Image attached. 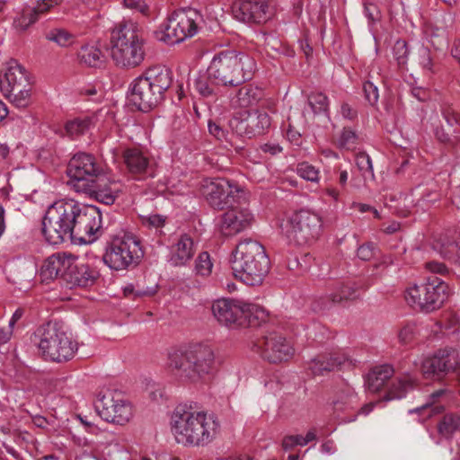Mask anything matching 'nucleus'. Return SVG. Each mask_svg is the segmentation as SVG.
Wrapping results in <instances>:
<instances>
[{
  "mask_svg": "<svg viewBox=\"0 0 460 460\" xmlns=\"http://www.w3.org/2000/svg\"><path fill=\"white\" fill-rule=\"evenodd\" d=\"M411 388H412V383L408 378L394 380L388 388L385 399L386 401L400 399L405 396L407 391Z\"/></svg>",
  "mask_w": 460,
  "mask_h": 460,
  "instance_id": "ea45409f",
  "label": "nucleus"
},
{
  "mask_svg": "<svg viewBox=\"0 0 460 460\" xmlns=\"http://www.w3.org/2000/svg\"><path fill=\"white\" fill-rule=\"evenodd\" d=\"M217 85L214 77L209 75L208 69L204 74H199L193 80V89L202 97H214L217 94Z\"/></svg>",
  "mask_w": 460,
  "mask_h": 460,
  "instance_id": "72a5a7b5",
  "label": "nucleus"
},
{
  "mask_svg": "<svg viewBox=\"0 0 460 460\" xmlns=\"http://www.w3.org/2000/svg\"><path fill=\"white\" fill-rule=\"evenodd\" d=\"M100 276L96 268L84 263H77L71 256L65 281L73 286L89 287L93 286Z\"/></svg>",
  "mask_w": 460,
  "mask_h": 460,
  "instance_id": "a878e982",
  "label": "nucleus"
},
{
  "mask_svg": "<svg viewBox=\"0 0 460 460\" xmlns=\"http://www.w3.org/2000/svg\"><path fill=\"white\" fill-rule=\"evenodd\" d=\"M192 14L194 13L184 10L173 12L161 31L157 32V38L167 44L174 45L192 37L198 29Z\"/></svg>",
  "mask_w": 460,
  "mask_h": 460,
  "instance_id": "2eb2a0df",
  "label": "nucleus"
},
{
  "mask_svg": "<svg viewBox=\"0 0 460 460\" xmlns=\"http://www.w3.org/2000/svg\"><path fill=\"white\" fill-rule=\"evenodd\" d=\"M243 325L249 327L260 326L268 319V313L261 306L243 302Z\"/></svg>",
  "mask_w": 460,
  "mask_h": 460,
  "instance_id": "473e14b6",
  "label": "nucleus"
},
{
  "mask_svg": "<svg viewBox=\"0 0 460 460\" xmlns=\"http://www.w3.org/2000/svg\"><path fill=\"white\" fill-rule=\"evenodd\" d=\"M252 349L271 364L286 362L294 355V349L289 341L277 332H268L258 339L253 342Z\"/></svg>",
  "mask_w": 460,
  "mask_h": 460,
  "instance_id": "dca6fc26",
  "label": "nucleus"
},
{
  "mask_svg": "<svg viewBox=\"0 0 460 460\" xmlns=\"http://www.w3.org/2000/svg\"><path fill=\"white\" fill-rule=\"evenodd\" d=\"M374 250L373 243H364L358 247L357 255L362 261H369L374 256Z\"/></svg>",
  "mask_w": 460,
  "mask_h": 460,
  "instance_id": "052dcab7",
  "label": "nucleus"
},
{
  "mask_svg": "<svg viewBox=\"0 0 460 460\" xmlns=\"http://www.w3.org/2000/svg\"><path fill=\"white\" fill-rule=\"evenodd\" d=\"M70 257L65 254H53L48 257L40 269V278L42 282H49L57 278L65 280L67 269H69Z\"/></svg>",
  "mask_w": 460,
  "mask_h": 460,
  "instance_id": "bb28decb",
  "label": "nucleus"
},
{
  "mask_svg": "<svg viewBox=\"0 0 460 460\" xmlns=\"http://www.w3.org/2000/svg\"><path fill=\"white\" fill-rule=\"evenodd\" d=\"M143 33L132 22H119L111 32V56L118 66L136 67L145 58Z\"/></svg>",
  "mask_w": 460,
  "mask_h": 460,
  "instance_id": "0eeeda50",
  "label": "nucleus"
},
{
  "mask_svg": "<svg viewBox=\"0 0 460 460\" xmlns=\"http://www.w3.org/2000/svg\"><path fill=\"white\" fill-rule=\"evenodd\" d=\"M96 408L104 420L119 425L126 424L133 416L130 403L116 391L103 394Z\"/></svg>",
  "mask_w": 460,
  "mask_h": 460,
  "instance_id": "a211bd4d",
  "label": "nucleus"
},
{
  "mask_svg": "<svg viewBox=\"0 0 460 460\" xmlns=\"http://www.w3.org/2000/svg\"><path fill=\"white\" fill-rule=\"evenodd\" d=\"M427 270H429L432 273H438L444 275L447 273L448 270L447 266L442 262H438L435 261H428L425 264Z\"/></svg>",
  "mask_w": 460,
  "mask_h": 460,
  "instance_id": "0e129e2a",
  "label": "nucleus"
},
{
  "mask_svg": "<svg viewBox=\"0 0 460 460\" xmlns=\"http://www.w3.org/2000/svg\"><path fill=\"white\" fill-rule=\"evenodd\" d=\"M45 38L62 48H67L75 41V36L63 28H52L47 31Z\"/></svg>",
  "mask_w": 460,
  "mask_h": 460,
  "instance_id": "e433bc0d",
  "label": "nucleus"
},
{
  "mask_svg": "<svg viewBox=\"0 0 460 460\" xmlns=\"http://www.w3.org/2000/svg\"><path fill=\"white\" fill-rule=\"evenodd\" d=\"M231 130L240 137L252 138L268 132L271 126V118L264 111H240L228 122Z\"/></svg>",
  "mask_w": 460,
  "mask_h": 460,
  "instance_id": "4468645a",
  "label": "nucleus"
},
{
  "mask_svg": "<svg viewBox=\"0 0 460 460\" xmlns=\"http://www.w3.org/2000/svg\"><path fill=\"white\" fill-rule=\"evenodd\" d=\"M280 227L289 243L305 246L319 239L323 233V221L317 214L301 209L288 217Z\"/></svg>",
  "mask_w": 460,
  "mask_h": 460,
  "instance_id": "1a4fd4ad",
  "label": "nucleus"
},
{
  "mask_svg": "<svg viewBox=\"0 0 460 460\" xmlns=\"http://www.w3.org/2000/svg\"><path fill=\"white\" fill-rule=\"evenodd\" d=\"M341 115L343 118L352 120L357 118L358 112L349 103L341 105Z\"/></svg>",
  "mask_w": 460,
  "mask_h": 460,
  "instance_id": "774afa93",
  "label": "nucleus"
},
{
  "mask_svg": "<svg viewBox=\"0 0 460 460\" xmlns=\"http://www.w3.org/2000/svg\"><path fill=\"white\" fill-rule=\"evenodd\" d=\"M308 103L314 114H327L329 111V100L323 93H311L308 96Z\"/></svg>",
  "mask_w": 460,
  "mask_h": 460,
  "instance_id": "37998d69",
  "label": "nucleus"
},
{
  "mask_svg": "<svg viewBox=\"0 0 460 460\" xmlns=\"http://www.w3.org/2000/svg\"><path fill=\"white\" fill-rule=\"evenodd\" d=\"M347 360V356L340 352L321 354L310 361L308 368L314 376H323L339 369Z\"/></svg>",
  "mask_w": 460,
  "mask_h": 460,
  "instance_id": "c85d7f7f",
  "label": "nucleus"
},
{
  "mask_svg": "<svg viewBox=\"0 0 460 460\" xmlns=\"http://www.w3.org/2000/svg\"><path fill=\"white\" fill-rule=\"evenodd\" d=\"M66 172L70 178L68 183L79 192L102 172V168L93 155L78 153L70 159Z\"/></svg>",
  "mask_w": 460,
  "mask_h": 460,
  "instance_id": "ddd939ff",
  "label": "nucleus"
},
{
  "mask_svg": "<svg viewBox=\"0 0 460 460\" xmlns=\"http://www.w3.org/2000/svg\"><path fill=\"white\" fill-rule=\"evenodd\" d=\"M37 21L36 14L32 13L31 7H24L21 13L13 20V27L15 30L23 32Z\"/></svg>",
  "mask_w": 460,
  "mask_h": 460,
  "instance_id": "a19ab883",
  "label": "nucleus"
},
{
  "mask_svg": "<svg viewBox=\"0 0 460 460\" xmlns=\"http://www.w3.org/2000/svg\"><path fill=\"white\" fill-rule=\"evenodd\" d=\"M123 4L126 8L138 12L143 15H147L149 11V7L144 0H123Z\"/></svg>",
  "mask_w": 460,
  "mask_h": 460,
  "instance_id": "4d7b16f0",
  "label": "nucleus"
},
{
  "mask_svg": "<svg viewBox=\"0 0 460 460\" xmlns=\"http://www.w3.org/2000/svg\"><path fill=\"white\" fill-rule=\"evenodd\" d=\"M265 248L254 240L241 242L234 253L232 270L235 278L248 286H259L270 270Z\"/></svg>",
  "mask_w": 460,
  "mask_h": 460,
  "instance_id": "20e7f679",
  "label": "nucleus"
},
{
  "mask_svg": "<svg viewBox=\"0 0 460 460\" xmlns=\"http://www.w3.org/2000/svg\"><path fill=\"white\" fill-rule=\"evenodd\" d=\"M125 296H134V297L152 296L156 293V288H140L133 284L126 286L123 289Z\"/></svg>",
  "mask_w": 460,
  "mask_h": 460,
  "instance_id": "3c124183",
  "label": "nucleus"
},
{
  "mask_svg": "<svg viewBox=\"0 0 460 460\" xmlns=\"http://www.w3.org/2000/svg\"><path fill=\"white\" fill-rule=\"evenodd\" d=\"M354 395L350 391H348L345 397L338 398L333 402V407L336 411H343L351 407V402Z\"/></svg>",
  "mask_w": 460,
  "mask_h": 460,
  "instance_id": "13d9d810",
  "label": "nucleus"
},
{
  "mask_svg": "<svg viewBox=\"0 0 460 460\" xmlns=\"http://www.w3.org/2000/svg\"><path fill=\"white\" fill-rule=\"evenodd\" d=\"M172 433L178 444L185 447H206L218 435L220 423L217 418L190 406L179 405L171 418Z\"/></svg>",
  "mask_w": 460,
  "mask_h": 460,
  "instance_id": "f257e3e1",
  "label": "nucleus"
},
{
  "mask_svg": "<svg viewBox=\"0 0 460 460\" xmlns=\"http://www.w3.org/2000/svg\"><path fill=\"white\" fill-rule=\"evenodd\" d=\"M124 164L128 172L133 175H142L146 172L149 159L137 148H128L122 153Z\"/></svg>",
  "mask_w": 460,
  "mask_h": 460,
  "instance_id": "c756f323",
  "label": "nucleus"
},
{
  "mask_svg": "<svg viewBox=\"0 0 460 460\" xmlns=\"http://www.w3.org/2000/svg\"><path fill=\"white\" fill-rule=\"evenodd\" d=\"M296 171L297 174L306 181L317 182L319 180L318 169L307 162L298 164Z\"/></svg>",
  "mask_w": 460,
  "mask_h": 460,
  "instance_id": "8fccbe9b",
  "label": "nucleus"
},
{
  "mask_svg": "<svg viewBox=\"0 0 460 460\" xmlns=\"http://www.w3.org/2000/svg\"><path fill=\"white\" fill-rule=\"evenodd\" d=\"M196 252L193 239L187 234H181L172 245L169 262L174 267L185 266Z\"/></svg>",
  "mask_w": 460,
  "mask_h": 460,
  "instance_id": "cd10ccee",
  "label": "nucleus"
},
{
  "mask_svg": "<svg viewBox=\"0 0 460 460\" xmlns=\"http://www.w3.org/2000/svg\"><path fill=\"white\" fill-rule=\"evenodd\" d=\"M213 263L207 252L199 254L196 260L195 270L198 275L207 277L211 273Z\"/></svg>",
  "mask_w": 460,
  "mask_h": 460,
  "instance_id": "09e8293b",
  "label": "nucleus"
},
{
  "mask_svg": "<svg viewBox=\"0 0 460 460\" xmlns=\"http://www.w3.org/2000/svg\"><path fill=\"white\" fill-rule=\"evenodd\" d=\"M144 257L140 240L130 234L114 236L107 244L103 262L111 270H123L136 267Z\"/></svg>",
  "mask_w": 460,
  "mask_h": 460,
  "instance_id": "9d476101",
  "label": "nucleus"
},
{
  "mask_svg": "<svg viewBox=\"0 0 460 460\" xmlns=\"http://www.w3.org/2000/svg\"><path fill=\"white\" fill-rule=\"evenodd\" d=\"M33 342L43 359L56 363L71 360L78 349L65 323L58 321L40 325L33 333Z\"/></svg>",
  "mask_w": 460,
  "mask_h": 460,
  "instance_id": "7ed1b4c3",
  "label": "nucleus"
},
{
  "mask_svg": "<svg viewBox=\"0 0 460 460\" xmlns=\"http://www.w3.org/2000/svg\"><path fill=\"white\" fill-rule=\"evenodd\" d=\"M363 92L365 94L366 101L370 105L376 104L378 98H379V93H378V88L376 84H374L370 81H366L363 84Z\"/></svg>",
  "mask_w": 460,
  "mask_h": 460,
  "instance_id": "603ef678",
  "label": "nucleus"
},
{
  "mask_svg": "<svg viewBox=\"0 0 460 460\" xmlns=\"http://www.w3.org/2000/svg\"><path fill=\"white\" fill-rule=\"evenodd\" d=\"M441 112L448 125L453 126L454 124L460 123V115L451 106H443Z\"/></svg>",
  "mask_w": 460,
  "mask_h": 460,
  "instance_id": "bf43d9fd",
  "label": "nucleus"
},
{
  "mask_svg": "<svg viewBox=\"0 0 460 460\" xmlns=\"http://www.w3.org/2000/svg\"><path fill=\"white\" fill-rule=\"evenodd\" d=\"M282 446L285 449H290L295 446H304V437L302 435H291L283 438Z\"/></svg>",
  "mask_w": 460,
  "mask_h": 460,
  "instance_id": "680f3d73",
  "label": "nucleus"
},
{
  "mask_svg": "<svg viewBox=\"0 0 460 460\" xmlns=\"http://www.w3.org/2000/svg\"><path fill=\"white\" fill-rule=\"evenodd\" d=\"M448 290L444 280L432 277L425 284L409 287L404 292V298L412 308L429 313L441 307L448 297Z\"/></svg>",
  "mask_w": 460,
  "mask_h": 460,
  "instance_id": "9b49d317",
  "label": "nucleus"
},
{
  "mask_svg": "<svg viewBox=\"0 0 460 460\" xmlns=\"http://www.w3.org/2000/svg\"><path fill=\"white\" fill-rule=\"evenodd\" d=\"M171 71L161 66L146 69L130 84V101L139 111H148L164 98L172 84Z\"/></svg>",
  "mask_w": 460,
  "mask_h": 460,
  "instance_id": "423d86ee",
  "label": "nucleus"
},
{
  "mask_svg": "<svg viewBox=\"0 0 460 460\" xmlns=\"http://www.w3.org/2000/svg\"><path fill=\"white\" fill-rule=\"evenodd\" d=\"M459 365L457 355L454 350H439L431 358H426L421 366L423 375L427 378H441Z\"/></svg>",
  "mask_w": 460,
  "mask_h": 460,
  "instance_id": "412c9836",
  "label": "nucleus"
},
{
  "mask_svg": "<svg viewBox=\"0 0 460 460\" xmlns=\"http://www.w3.org/2000/svg\"><path fill=\"white\" fill-rule=\"evenodd\" d=\"M355 162L359 172L365 179L367 178V175H369L372 180L375 179L372 161L370 156L366 152H360L357 154Z\"/></svg>",
  "mask_w": 460,
  "mask_h": 460,
  "instance_id": "a18cd8bd",
  "label": "nucleus"
},
{
  "mask_svg": "<svg viewBox=\"0 0 460 460\" xmlns=\"http://www.w3.org/2000/svg\"><path fill=\"white\" fill-rule=\"evenodd\" d=\"M431 246L444 259L460 263V237L456 231L447 230L435 234Z\"/></svg>",
  "mask_w": 460,
  "mask_h": 460,
  "instance_id": "393cba45",
  "label": "nucleus"
},
{
  "mask_svg": "<svg viewBox=\"0 0 460 460\" xmlns=\"http://www.w3.org/2000/svg\"><path fill=\"white\" fill-rule=\"evenodd\" d=\"M232 13L240 22L255 23L264 22L272 15L266 0H235Z\"/></svg>",
  "mask_w": 460,
  "mask_h": 460,
  "instance_id": "aec40b11",
  "label": "nucleus"
},
{
  "mask_svg": "<svg viewBox=\"0 0 460 460\" xmlns=\"http://www.w3.org/2000/svg\"><path fill=\"white\" fill-rule=\"evenodd\" d=\"M208 71L215 83L234 87L252 79L256 71V62L245 52L225 50L213 58Z\"/></svg>",
  "mask_w": 460,
  "mask_h": 460,
  "instance_id": "39448f33",
  "label": "nucleus"
},
{
  "mask_svg": "<svg viewBox=\"0 0 460 460\" xmlns=\"http://www.w3.org/2000/svg\"><path fill=\"white\" fill-rule=\"evenodd\" d=\"M208 133L221 143H231L229 133L219 121L209 119L208 121Z\"/></svg>",
  "mask_w": 460,
  "mask_h": 460,
  "instance_id": "49530a36",
  "label": "nucleus"
},
{
  "mask_svg": "<svg viewBox=\"0 0 460 460\" xmlns=\"http://www.w3.org/2000/svg\"><path fill=\"white\" fill-rule=\"evenodd\" d=\"M62 3V0H40L37 2L36 6L31 7L33 13L36 14L37 19L41 14L46 13L52 8L53 6L58 5Z\"/></svg>",
  "mask_w": 460,
  "mask_h": 460,
  "instance_id": "864d4df0",
  "label": "nucleus"
},
{
  "mask_svg": "<svg viewBox=\"0 0 460 460\" xmlns=\"http://www.w3.org/2000/svg\"><path fill=\"white\" fill-rule=\"evenodd\" d=\"M264 96L263 90L252 84H245L236 93V102L240 107L257 104Z\"/></svg>",
  "mask_w": 460,
  "mask_h": 460,
  "instance_id": "2f4dec72",
  "label": "nucleus"
},
{
  "mask_svg": "<svg viewBox=\"0 0 460 460\" xmlns=\"http://www.w3.org/2000/svg\"><path fill=\"white\" fill-rule=\"evenodd\" d=\"M364 9H365L366 16L370 21H375V20L378 19L379 12H378L377 6L375 4L365 2Z\"/></svg>",
  "mask_w": 460,
  "mask_h": 460,
  "instance_id": "69168bd1",
  "label": "nucleus"
},
{
  "mask_svg": "<svg viewBox=\"0 0 460 460\" xmlns=\"http://www.w3.org/2000/svg\"><path fill=\"white\" fill-rule=\"evenodd\" d=\"M80 204L74 199H61L50 205L42 220V234L52 245L62 243L73 234Z\"/></svg>",
  "mask_w": 460,
  "mask_h": 460,
  "instance_id": "6e6552de",
  "label": "nucleus"
},
{
  "mask_svg": "<svg viewBox=\"0 0 460 460\" xmlns=\"http://www.w3.org/2000/svg\"><path fill=\"white\" fill-rule=\"evenodd\" d=\"M460 428V415L457 413H447L438 423V432L445 438H450Z\"/></svg>",
  "mask_w": 460,
  "mask_h": 460,
  "instance_id": "f704fd0d",
  "label": "nucleus"
},
{
  "mask_svg": "<svg viewBox=\"0 0 460 460\" xmlns=\"http://www.w3.org/2000/svg\"><path fill=\"white\" fill-rule=\"evenodd\" d=\"M358 141L359 137L357 131L349 127H344L335 143L341 149L354 150Z\"/></svg>",
  "mask_w": 460,
  "mask_h": 460,
  "instance_id": "58836bf2",
  "label": "nucleus"
},
{
  "mask_svg": "<svg viewBox=\"0 0 460 460\" xmlns=\"http://www.w3.org/2000/svg\"><path fill=\"white\" fill-rule=\"evenodd\" d=\"M71 240L81 243H91L98 238L102 231V214L96 206H82L76 213Z\"/></svg>",
  "mask_w": 460,
  "mask_h": 460,
  "instance_id": "f3484780",
  "label": "nucleus"
},
{
  "mask_svg": "<svg viewBox=\"0 0 460 460\" xmlns=\"http://www.w3.org/2000/svg\"><path fill=\"white\" fill-rule=\"evenodd\" d=\"M252 215L248 209L231 208L222 215L220 232L225 236H233L251 226Z\"/></svg>",
  "mask_w": 460,
  "mask_h": 460,
  "instance_id": "b1692460",
  "label": "nucleus"
},
{
  "mask_svg": "<svg viewBox=\"0 0 460 460\" xmlns=\"http://www.w3.org/2000/svg\"><path fill=\"white\" fill-rule=\"evenodd\" d=\"M91 120L88 118L75 119L65 125L66 132L71 137L84 135L90 128Z\"/></svg>",
  "mask_w": 460,
  "mask_h": 460,
  "instance_id": "79ce46f5",
  "label": "nucleus"
},
{
  "mask_svg": "<svg viewBox=\"0 0 460 460\" xmlns=\"http://www.w3.org/2000/svg\"><path fill=\"white\" fill-rule=\"evenodd\" d=\"M243 302L234 299H217L212 305L215 318L226 326L243 325Z\"/></svg>",
  "mask_w": 460,
  "mask_h": 460,
  "instance_id": "4be33fe9",
  "label": "nucleus"
},
{
  "mask_svg": "<svg viewBox=\"0 0 460 460\" xmlns=\"http://www.w3.org/2000/svg\"><path fill=\"white\" fill-rule=\"evenodd\" d=\"M0 89L4 95L17 108H26L31 103V84L25 68L16 60L6 64L0 77Z\"/></svg>",
  "mask_w": 460,
  "mask_h": 460,
  "instance_id": "f8f14e48",
  "label": "nucleus"
},
{
  "mask_svg": "<svg viewBox=\"0 0 460 460\" xmlns=\"http://www.w3.org/2000/svg\"><path fill=\"white\" fill-rule=\"evenodd\" d=\"M393 51L398 65H404L409 53L406 42L404 40H397L394 46Z\"/></svg>",
  "mask_w": 460,
  "mask_h": 460,
  "instance_id": "5fc2aeb1",
  "label": "nucleus"
},
{
  "mask_svg": "<svg viewBox=\"0 0 460 460\" xmlns=\"http://www.w3.org/2000/svg\"><path fill=\"white\" fill-rule=\"evenodd\" d=\"M446 393L445 389H438L432 394H429V400L422 404L421 406L410 410V413L413 412H423L425 411H429L428 417H431L433 415L441 413L444 411V407L442 405H434L438 398L443 396Z\"/></svg>",
  "mask_w": 460,
  "mask_h": 460,
  "instance_id": "4c0bfd02",
  "label": "nucleus"
},
{
  "mask_svg": "<svg viewBox=\"0 0 460 460\" xmlns=\"http://www.w3.org/2000/svg\"><path fill=\"white\" fill-rule=\"evenodd\" d=\"M436 137L441 142L451 146L453 148H456L460 142V139L457 137H455L453 139L448 137L447 133L444 132L443 129L436 130Z\"/></svg>",
  "mask_w": 460,
  "mask_h": 460,
  "instance_id": "e2e57ef3",
  "label": "nucleus"
},
{
  "mask_svg": "<svg viewBox=\"0 0 460 460\" xmlns=\"http://www.w3.org/2000/svg\"><path fill=\"white\" fill-rule=\"evenodd\" d=\"M416 335V325L414 323L405 324L399 332L398 337L401 343L411 342Z\"/></svg>",
  "mask_w": 460,
  "mask_h": 460,
  "instance_id": "6e6d98bb",
  "label": "nucleus"
},
{
  "mask_svg": "<svg viewBox=\"0 0 460 460\" xmlns=\"http://www.w3.org/2000/svg\"><path fill=\"white\" fill-rule=\"evenodd\" d=\"M394 368L390 365H383L373 368L367 376V385L369 391L378 392L393 376Z\"/></svg>",
  "mask_w": 460,
  "mask_h": 460,
  "instance_id": "7c9ffc66",
  "label": "nucleus"
},
{
  "mask_svg": "<svg viewBox=\"0 0 460 460\" xmlns=\"http://www.w3.org/2000/svg\"><path fill=\"white\" fill-rule=\"evenodd\" d=\"M119 190L118 182L102 172L93 181H91L89 186L83 188L79 192L84 193L105 205H112Z\"/></svg>",
  "mask_w": 460,
  "mask_h": 460,
  "instance_id": "5701e85b",
  "label": "nucleus"
},
{
  "mask_svg": "<svg viewBox=\"0 0 460 460\" xmlns=\"http://www.w3.org/2000/svg\"><path fill=\"white\" fill-rule=\"evenodd\" d=\"M333 296L337 304L341 303L344 300L354 299L357 296V288L353 284L342 283L336 288V290L333 292Z\"/></svg>",
  "mask_w": 460,
  "mask_h": 460,
  "instance_id": "de8ad7c7",
  "label": "nucleus"
},
{
  "mask_svg": "<svg viewBox=\"0 0 460 460\" xmlns=\"http://www.w3.org/2000/svg\"><path fill=\"white\" fill-rule=\"evenodd\" d=\"M336 299L332 294L322 295L316 296L312 302L311 308L313 311L316 313H324L331 309L334 305H336Z\"/></svg>",
  "mask_w": 460,
  "mask_h": 460,
  "instance_id": "c03bdc74",
  "label": "nucleus"
},
{
  "mask_svg": "<svg viewBox=\"0 0 460 460\" xmlns=\"http://www.w3.org/2000/svg\"><path fill=\"white\" fill-rule=\"evenodd\" d=\"M101 50L93 46H83L78 52V58L81 63L91 66L97 67L102 63Z\"/></svg>",
  "mask_w": 460,
  "mask_h": 460,
  "instance_id": "c9c22d12",
  "label": "nucleus"
},
{
  "mask_svg": "<svg viewBox=\"0 0 460 460\" xmlns=\"http://www.w3.org/2000/svg\"><path fill=\"white\" fill-rule=\"evenodd\" d=\"M238 192V187L225 178L206 181L202 185L203 196L215 209L223 210L232 207Z\"/></svg>",
  "mask_w": 460,
  "mask_h": 460,
  "instance_id": "6ab92c4d",
  "label": "nucleus"
},
{
  "mask_svg": "<svg viewBox=\"0 0 460 460\" xmlns=\"http://www.w3.org/2000/svg\"><path fill=\"white\" fill-rule=\"evenodd\" d=\"M213 349L204 344H194L185 349L173 350L168 357V367L172 374L184 383L204 380L214 370Z\"/></svg>",
  "mask_w": 460,
  "mask_h": 460,
  "instance_id": "f03ea898",
  "label": "nucleus"
},
{
  "mask_svg": "<svg viewBox=\"0 0 460 460\" xmlns=\"http://www.w3.org/2000/svg\"><path fill=\"white\" fill-rule=\"evenodd\" d=\"M420 64L424 69L429 71L430 73H434L432 69V58L427 49H423L422 51Z\"/></svg>",
  "mask_w": 460,
  "mask_h": 460,
  "instance_id": "338daca9",
  "label": "nucleus"
}]
</instances>
